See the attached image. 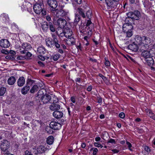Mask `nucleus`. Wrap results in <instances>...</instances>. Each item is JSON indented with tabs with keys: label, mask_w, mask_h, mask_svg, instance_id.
Returning a JSON list of instances; mask_svg holds the SVG:
<instances>
[{
	"label": "nucleus",
	"mask_w": 155,
	"mask_h": 155,
	"mask_svg": "<svg viewBox=\"0 0 155 155\" xmlns=\"http://www.w3.org/2000/svg\"><path fill=\"white\" fill-rule=\"evenodd\" d=\"M77 11L79 15L83 18H85L86 17L85 15L83 9L81 8H78L77 9Z\"/></svg>",
	"instance_id": "nucleus-33"
},
{
	"label": "nucleus",
	"mask_w": 155,
	"mask_h": 155,
	"mask_svg": "<svg viewBox=\"0 0 155 155\" xmlns=\"http://www.w3.org/2000/svg\"><path fill=\"white\" fill-rule=\"evenodd\" d=\"M52 12L54 13L56 15V16L58 17H63L66 16L68 14V12L62 9L58 10L57 9L56 10H52Z\"/></svg>",
	"instance_id": "nucleus-4"
},
{
	"label": "nucleus",
	"mask_w": 155,
	"mask_h": 155,
	"mask_svg": "<svg viewBox=\"0 0 155 155\" xmlns=\"http://www.w3.org/2000/svg\"><path fill=\"white\" fill-rule=\"evenodd\" d=\"M144 149L145 151L147 152L148 154L150 153L151 150L150 148L147 146H145L144 147Z\"/></svg>",
	"instance_id": "nucleus-40"
},
{
	"label": "nucleus",
	"mask_w": 155,
	"mask_h": 155,
	"mask_svg": "<svg viewBox=\"0 0 155 155\" xmlns=\"http://www.w3.org/2000/svg\"><path fill=\"white\" fill-rule=\"evenodd\" d=\"M37 52L40 54L42 55L45 54L46 52L45 48L43 46H40L37 48Z\"/></svg>",
	"instance_id": "nucleus-25"
},
{
	"label": "nucleus",
	"mask_w": 155,
	"mask_h": 155,
	"mask_svg": "<svg viewBox=\"0 0 155 155\" xmlns=\"http://www.w3.org/2000/svg\"><path fill=\"white\" fill-rule=\"evenodd\" d=\"M141 55L145 58L146 59H147L151 57V55L150 51L147 50L143 51L141 53Z\"/></svg>",
	"instance_id": "nucleus-20"
},
{
	"label": "nucleus",
	"mask_w": 155,
	"mask_h": 155,
	"mask_svg": "<svg viewBox=\"0 0 155 155\" xmlns=\"http://www.w3.org/2000/svg\"><path fill=\"white\" fill-rule=\"evenodd\" d=\"M38 57L39 59L42 61H45V58L44 56H43L41 55L40 54L38 56Z\"/></svg>",
	"instance_id": "nucleus-49"
},
{
	"label": "nucleus",
	"mask_w": 155,
	"mask_h": 155,
	"mask_svg": "<svg viewBox=\"0 0 155 155\" xmlns=\"http://www.w3.org/2000/svg\"><path fill=\"white\" fill-rule=\"evenodd\" d=\"M125 114L123 112L120 113L119 114V117L120 118L123 119L125 117Z\"/></svg>",
	"instance_id": "nucleus-46"
},
{
	"label": "nucleus",
	"mask_w": 155,
	"mask_h": 155,
	"mask_svg": "<svg viewBox=\"0 0 155 155\" xmlns=\"http://www.w3.org/2000/svg\"><path fill=\"white\" fill-rule=\"evenodd\" d=\"M108 9L115 8L119 3L114 0H105Z\"/></svg>",
	"instance_id": "nucleus-3"
},
{
	"label": "nucleus",
	"mask_w": 155,
	"mask_h": 155,
	"mask_svg": "<svg viewBox=\"0 0 155 155\" xmlns=\"http://www.w3.org/2000/svg\"><path fill=\"white\" fill-rule=\"evenodd\" d=\"M57 25L59 27L63 28L67 25V21L64 19L59 18L57 20Z\"/></svg>",
	"instance_id": "nucleus-7"
},
{
	"label": "nucleus",
	"mask_w": 155,
	"mask_h": 155,
	"mask_svg": "<svg viewBox=\"0 0 155 155\" xmlns=\"http://www.w3.org/2000/svg\"><path fill=\"white\" fill-rule=\"evenodd\" d=\"M46 45L50 48H52L54 45V42L51 39L48 38L46 40Z\"/></svg>",
	"instance_id": "nucleus-18"
},
{
	"label": "nucleus",
	"mask_w": 155,
	"mask_h": 155,
	"mask_svg": "<svg viewBox=\"0 0 155 155\" xmlns=\"http://www.w3.org/2000/svg\"><path fill=\"white\" fill-rule=\"evenodd\" d=\"M10 143L7 140L4 141L1 145V149L3 151H5L9 147Z\"/></svg>",
	"instance_id": "nucleus-12"
},
{
	"label": "nucleus",
	"mask_w": 155,
	"mask_h": 155,
	"mask_svg": "<svg viewBox=\"0 0 155 155\" xmlns=\"http://www.w3.org/2000/svg\"><path fill=\"white\" fill-rule=\"evenodd\" d=\"M128 48L133 51L136 52L138 50V47L137 44H135L134 42H133L128 45Z\"/></svg>",
	"instance_id": "nucleus-16"
},
{
	"label": "nucleus",
	"mask_w": 155,
	"mask_h": 155,
	"mask_svg": "<svg viewBox=\"0 0 155 155\" xmlns=\"http://www.w3.org/2000/svg\"><path fill=\"white\" fill-rule=\"evenodd\" d=\"M62 31L61 33H60L59 34L57 32V34L59 36V37L60 38H62L64 37H65V33L64 30H62Z\"/></svg>",
	"instance_id": "nucleus-39"
},
{
	"label": "nucleus",
	"mask_w": 155,
	"mask_h": 155,
	"mask_svg": "<svg viewBox=\"0 0 155 155\" xmlns=\"http://www.w3.org/2000/svg\"><path fill=\"white\" fill-rule=\"evenodd\" d=\"M112 151L114 153H118L119 151V150H118L116 149H114L112 150Z\"/></svg>",
	"instance_id": "nucleus-61"
},
{
	"label": "nucleus",
	"mask_w": 155,
	"mask_h": 155,
	"mask_svg": "<svg viewBox=\"0 0 155 155\" xmlns=\"http://www.w3.org/2000/svg\"><path fill=\"white\" fill-rule=\"evenodd\" d=\"M1 52L2 53L5 54H8L9 53V52L8 51L4 49H3L1 50Z\"/></svg>",
	"instance_id": "nucleus-48"
},
{
	"label": "nucleus",
	"mask_w": 155,
	"mask_h": 155,
	"mask_svg": "<svg viewBox=\"0 0 155 155\" xmlns=\"http://www.w3.org/2000/svg\"><path fill=\"white\" fill-rule=\"evenodd\" d=\"M16 81L15 78L14 76H11L8 80V83L10 85H13Z\"/></svg>",
	"instance_id": "nucleus-27"
},
{
	"label": "nucleus",
	"mask_w": 155,
	"mask_h": 155,
	"mask_svg": "<svg viewBox=\"0 0 155 155\" xmlns=\"http://www.w3.org/2000/svg\"><path fill=\"white\" fill-rule=\"evenodd\" d=\"M25 54L26 56H25V57L26 58V59L28 58L31 57L32 55V54L31 53L28 52V51H26V53Z\"/></svg>",
	"instance_id": "nucleus-44"
},
{
	"label": "nucleus",
	"mask_w": 155,
	"mask_h": 155,
	"mask_svg": "<svg viewBox=\"0 0 155 155\" xmlns=\"http://www.w3.org/2000/svg\"><path fill=\"white\" fill-rule=\"evenodd\" d=\"M47 149L46 147H45V146L41 145L38 147L37 150H34L33 153L35 155L37 154V152H38L39 153H42L46 151Z\"/></svg>",
	"instance_id": "nucleus-8"
},
{
	"label": "nucleus",
	"mask_w": 155,
	"mask_h": 155,
	"mask_svg": "<svg viewBox=\"0 0 155 155\" xmlns=\"http://www.w3.org/2000/svg\"><path fill=\"white\" fill-rule=\"evenodd\" d=\"M5 58L7 59H12L13 60L15 58L13 55L11 54H9L6 56L5 57Z\"/></svg>",
	"instance_id": "nucleus-42"
},
{
	"label": "nucleus",
	"mask_w": 155,
	"mask_h": 155,
	"mask_svg": "<svg viewBox=\"0 0 155 155\" xmlns=\"http://www.w3.org/2000/svg\"><path fill=\"white\" fill-rule=\"evenodd\" d=\"M146 63L149 66H151L154 64V61L153 58L151 57L146 59Z\"/></svg>",
	"instance_id": "nucleus-31"
},
{
	"label": "nucleus",
	"mask_w": 155,
	"mask_h": 155,
	"mask_svg": "<svg viewBox=\"0 0 155 155\" xmlns=\"http://www.w3.org/2000/svg\"><path fill=\"white\" fill-rule=\"evenodd\" d=\"M50 96L48 95H45L41 97V101L44 104H46L50 102Z\"/></svg>",
	"instance_id": "nucleus-19"
},
{
	"label": "nucleus",
	"mask_w": 155,
	"mask_h": 155,
	"mask_svg": "<svg viewBox=\"0 0 155 155\" xmlns=\"http://www.w3.org/2000/svg\"><path fill=\"white\" fill-rule=\"evenodd\" d=\"M135 39L138 44L141 45H142L143 37H141L138 35H136L135 38Z\"/></svg>",
	"instance_id": "nucleus-28"
},
{
	"label": "nucleus",
	"mask_w": 155,
	"mask_h": 155,
	"mask_svg": "<svg viewBox=\"0 0 155 155\" xmlns=\"http://www.w3.org/2000/svg\"><path fill=\"white\" fill-rule=\"evenodd\" d=\"M133 27L132 25L130 23H126L123 26V30L124 32H127L128 31L132 30Z\"/></svg>",
	"instance_id": "nucleus-11"
},
{
	"label": "nucleus",
	"mask_w": 155,
	"mask_h": 155,
	"mask_svg": "<svg viewBox=\"0 0 155 155\" xmlns=\"http://www.w3.org/2000/svg\"><path fill=\"white\" fill-rule=\"evenodd\" d=\"M105 64L106 66H109L110 65V62L108 61H106L105 62Z\"/></svg>",
	"instance_id": "nucleus-60"
},
{
	"label": "nucleus",
	"mask_w": 155,
	"mask_h": 155,
	"mask_svg": "<svg viewBox=\"0 0 155 155\" xmlns=\"http://www.w3.org/2000/svg\"><path fill=\"white\" fill-rule=\"evenodd\" d=\"M33 155H36V154L35 155L34 153H33ZM25 155H33L31 153V152H30L28 150H26L25 152Z\"/></svg>",
	"instance_id": "nucleus-53"
},
{
	"label": "nucleus",
	"mask_w": 155,
	"mask_h": 155,
	"mask_svg": "<svg viewBox=\"0 0 155 155\" xmlns=\"http://www.w3.org/2000/svg\"><path fill=\"white\" fill-rule=\"evenodd\" d=\"M98 151V149L97 148H95L93 150V155H96Z\"/></svg>",
	"instance_id": "nucleus-58"
},
{
	"label": "nucleus",
	"mask_w": 155,
	"mask_h": 155,
	"mask_svg": "<svg viewBox=\"0 0 155 155\" xmlns=\"http://www.w3.org/2000/svg\"><path fill=\"white\" fill-rule=\"evenodd\" d=\"M46 131L49 134H52L53 133V129L49 127H46L45 129Z\"/></svg>",
	"instance_id": "nucleus-36"
},
{
	"label": "nucleus",
	"mask_w": 155,
	"mask_h": 155,
	"mask_svg": "<svg viewBox=\"0 0 155 155\" xmlns=\"http://www.w3.org/2000/svg\"><path fill=\"white\" fill-rule=\"evenodd\" d=\"M25 83V79L23 77H21L18 79L17 84L19 87H21L23 86Z\"/></svg>",
	"instance_id": "nucleus-21"
},
{
	"label": "nucleus",
	"mask_w": 155,
	"mask_h": 155,
	"mask_svg": "<svg viewBox=\"0 0 155 155\" xmlns=\"http://www.w3.org/2000/svg\"><path fill=\"white\" fill-rule=\"evenodd\" d=\"M41 28L44 31H47L49 28L48 23L46 21L42 22L41 24Z\"/></svg>",
	"instance_id": "nucleus-24"
},
{
	"label": "nucleus",
	"mask_w": 155,
	"mask_h": 155,
	"mask_svg": "<svg viewBox=\"0 0 155 155\" xmlns=\"http://www.w3.org/2000/svg\"><path fill=\"white\" fill-rule=\"evenodd\" d=\"M59 58V57L58 55H54L53 57V59L54 61H57Z\"/></svg>",
	"instance_id": "nucleus-54"
},
{
	"label": "nucleus",
	"mask_w": 155,
	"mask_h": 155,
	"mask_svg": "<svg viewBox=\"0 0 155 155\" xmlns=\"http://www.w3.org/2000/svg\"><path fill=\"white\" fill-rule=\"evenodd\" d=\"M42 14L43 15H45L46 14V12L45 9L42 8V9L41 10Z\"/></svg>",
	"instance_id": "nucleus-56"
},
{
	"label": "nucleus",
	"mask_w": 155,
	"mask_h": 155,
	"mask_svg": "<svg viewBox=\"0 0 155 155\" xmlns=\"http://www.w3.org/2000/svg\"><path fill=\"white\" fill-rule=\"evenodd\" d=\"M51 36L52 37V40H53L54 42V45L57 48H59L60 47V43L58 41L57 39V36L54 34H51Z\"/></svg>",
	"instance_id": "nucleus-13"
},
{
	"label": "nucleus",
	"mask_w": 155,
	"mask_h": 155,
	"mask_svg": "<svg viewBox=\"0 0 155 155\" xmlns=\"http://www.w3.org/2000/svg\"><path fill=\"white\" fill-rule=\"evenodd\" d=\"M38 86L37 85H35L33 86L30 90V92L31 93H34L37 91L39 90V87H40V85L38 83Z\"/></svg>",
	"instance_id": "nucleus-26"
},
{
	"label": "nucleus",
	"mask_w": 155,
	"mask_h": 155,
	"mask_svg": "<svg viewBox=\"0 0 155 155\" xmlns=\"http://www.w3.org/2000/svg\"><path fill=\"white\" fill-rule=\"evenodd\" d=\"M43 5L41 3L40 4H36L33 6V9L34 12L37 14H40L42 9Z\"/></svg>",
	"instance_id": "nucleus-5"
},
{
	"label": "nucleus",
	"mask_w": 155,
	"mask_h": 155,
	"mask_svg": "<svg viewBox=\"0 0 155 155\" xmlns=\"http://www.w3.org/2000/svg\"><path fill=\"white\" fill-rule=\"evenodd\" d=\"M94 144V146L96 147H101L102 148L103 147L101 143L97 142L95 143Z\"/></svg>",
	"instance_id": "nucleus-47"
},
{
	"label": "nucleus",
	"mask_w": 155,
	"mask_h": 155,
	"mask_svg": "<svg viewBox=\"0 0 155 155\" xmlns=\"http://www.w3.org/2000/svg\"><path fill=\"white\" fill-rule=\"evenodd\" d=\"M20 48V52L21 54L26 53V51H28L32 48L31 45L27 43L23 44Z\"/></svg>",
	"instance_id": "nucleus-2"
},
{
	"label": "nucleus",
	"mask_w": 155,
	"mask_h": 155,
	"mask_svg": "<svg viewBox=\"0 0 155 155\" xmlns=\"http://www.w3.org/2000/svg\"><path fill=\"white\" fill-rule=\"evenodd\" d=\"M49 28L51 31L54 32L55 31V28L52 22H48Z\"/></svg>",
	"instance_id": "nucleus-32"
},
{
	"label": "nucleus",
	"mask_w": 155,
	"mask_h": 155,
	"mask_svg": "<svg viewBox=\"0 0 155 155\" xmlns=\"http://www.w3.org/2000/svg\"><path fill=\"white\" fill-rule=\"evenodd\" d=\"M30 89V87L27 85L21 89V92L22 94H27Z\"/></svg>",
	"instance_id": "nucleus-30"
},
{
	"label": "nucleus",
	"mask_w": 155,
	"mask_h": 155,
	"mask_svg": "<svg viewBox=\"0 0 155 155\" xmlns=\"http://www.w3.org/2000/svg\"><path fill=\"white\" fill-rule=\"evenodd\" d=\"M86 15L88 18L90 19L91 16V12L90 11H87L86 13Z\"/></svg>",
	"instance_id": "nucleus-43"
},
{
	"label": "nucleus",
	"mask_w": 155,
	"mask_h": 155,
	"mask_svg": "<svg viewBox=\"0 0 155 155\" xmlns=\"http://www.w3.org/2000/svg\"><path fill=\"white\" fill-rule=\"evenodd\" d=\"M54 142V137L52 136H49L47 140V143L49 144H52Z\"/></svg>",
	"instance_id": "nucleus-35"
},
{
	"label": "nucleus",
	"mask_w": 155,
	"mask_h": 155,
	"mask_svg": "<svg viewBox=\"0 0 155 155\" xmlns=\"http://www.w3.org/2000/svg\"><path fill=\"white\" fill-rule=\"evenodd\" d=\"M47 3L49 6L52 9L51 10H56V8L58 5V4L56 0H47Z\"/></svg>",
	"instance_id": "nucleus-6"
},
{
	"label": "nucleus",
	"mask_w": 155,
	"mask_h": 155,
	"mask_svg": "<svg viewBox=\"0 0 155 155\" xmlns=\"http://www.w3.org/2000/svg\"><path fill=\"white\" fill-rule=\"evenodd\" d=\"M50 103H57L58 101V99L54 96H50Z\"/></svg>",
	"instance_id": "nucleus-29"
},
{
	"label": "nucleus",
	"mask_w": 155,
	"mask_h": 155,
	"mask_svg": "<svg viewBox=\"0 0 155 155\" xmlns=\"http://www.w3.org/2000/svg\"><path fill=\"white\" fill-rule=\"evenodd\" d=\"M61 106L57 103L52 104L49 107V108L52 111H54L56 110H58L60 109Z\"/></svg>",
	"instance_id": "nucleus-15"
},
{
	"label": "nucleus",
	"mask_w": 155,
	"mask_h": 155,
	"mask_svg": "<svg viewBox=\"0 0 155 155\" xmlns=\"http://www.w3.org/2000/svg\"><path fill=\"white\" fill-rule=\"evenodd\" d=\"M53 116L55 118L58 119L62 117L63 115L62 112L58 110H56L53 113Z\"/></svg>",
	"instance_id": "nucleus-17"
},
{
	"label": "nucleus",
	"mask_w": 155,
	"mask_h": 155,
	"mask_svg": "<svg viewBox=\"0 0 155 155\" xmlns=\"http://www.w3.org/2000/svg\"><path fill=\"white\" fill-rule=\"evenodd\" d=\"M64 30L65 34V37L68 38L72 36L73 32L71 30L68 28Z\"/></svg>",
	"instance_id": "nucleus-23"
},
{
	"label": "nucleus",
	"mask_w": 155,
	"mask_h": 155,
	"mask_svg": "<svg viewBox=\"0 0 155 155\" xmlns=\"http://www.w3.org/2000/svg\"><path fill=\"white\" fill-rule=\"evenodd\" d=\"M46 19L49 22H52L51 17L49 15H47L46 17Z\"/></svg>",
	"instance_id": "nucleus-57"
},
{
	"label": "nucleus",
	"mask_w": 155,
	"mask_h": 155,
	"mask_svg": "<svg viewBox=\"0 0 155 155\" xmlns=\"http://www.w3.org/2000/svg\"><path fill=\"white\" fill-rule=\"evenodd\" d=\"M6 89L5 88L2 87L0 88V96L3 95L5 92Z\"/></svg>",
	"instance_id": "nucleus-38"
},
{
	"label": "nucleus",
	"mask_w": 155,
	"mask_h": 155,
	"mask_svg": "<svg viewBox=\"0 0 155 155\" xmlns=\"http://www.w3.org/2000/svg\"><path fill=\"white\" fill-rule=\"evenodd\" d=\"M92 89V86H89L87 88V90L88 91H91Z\"/></svg>",
	"instance_id": "nucleus-64"
},
{
	"label": "nucleus",
	"mask_w": 155,
	"mask_h": 155,
	"mask_svg": "<svg viewBox=\"0 0 155 155\" xmlns=\"http://www.w3.org/2000/svg\"><path fill=\"white\" fill-rule=\"evenodd\" d=\"M35 82V81L32 80L31 78H28L26 82L27 84L31 85Z\"/></svg>",
	"instance_id": "nucleus-37"
},
{
	"label": "nucleus",
	"mask_w": 155,
	"mask_h": 155,
	"mask_svg": "<svg viewBox=\"0 0 155 155\" xmlns=\"http://www.w3.org/2000/svg\"><path fill=\"white\" fill-rule=\"evenodd\" d=\"M126 33V36L128 37H130L133 35L132 30L125 32Z\"/></svg>",
	"instance_id": "nucleus-41"
},
{
	"label": "nucleus",
	"mask_w": 155,
	"mask_h": 155,
	"mask_svg": "<svg viewBox=\"0 0 155 155\" xmlns=\"http://www.w3.org/2000/svg\"><path fill=\"white\" fill-rule=\"evenodd\" d=\"M146 112H147V115L148 116H149V115H150L152 112L151 110L148 109H146Z\"/></svg>",
	"instance_id": "nucleus-52"
},
{
	"label": "nucleus",
	"mask_w": 155,
	"mask_h": 155,
	"mask_svg": "<svg viewBox=\"0 0 155 155\" xmlns=\"http://www.w3.org/2000/svg\"><path fill=\"white\" fill-rule=\"evenodd\" d=\"M38 63L41 67H43L45 65L44 63L41 61H38Z\"/></svg>",
	"instance_id": "nucleus-63"
},
{
	"label": "nucleus",
	"mask_w": 155,
	"mask_h": 155,
	"mask_svg": "<svg viewBox=\"0 0 155 155\" xmlns=\"http://www.w3.org/2000/svg\"><path fill=\"white\" fill-rule=\"evenodd\" d=\"M126 144L128 145L129 150L130 151L132 150V149L131 148L132 147L131 144L128 141L126 142Z\"/></svg>",
	"instance_id": "nucleus-45"
},
{
	"label": "nucleus",
	"mask_w": 155,
	"mask_h": 155,
	"mask_svg": "<svg viewBox=\"0 0 155 155\" xmlns=\"http://www.w3.org/2000/svg\"><path fill=\"white\" fill-rule=\"evenodd\" d=\"M0 45L2 48H6L9 47L10 44L8 40L3 39L0 40Z\"/></svg>",
	"instance_id": "nucleus-10"
},
{
	"label": "nucleus",
	"mask_w": 155,
	"mask_h": 155,
	"mask_svg": "<svg viewBox=\"0 0 155 155\" xmlns=\"http://www.w3.org/2000/svg\"><path fill=\"white\" fill-rule=\"evenodd\" d=\"M91 24H92V22L90 20H88L86 24L87 26L88 27Z\"/></svg>",
	"instance_id": "nucleus-59"
},
{
	"label": "nucleus",
	"mask_w": 155,
	"mask_h": 155,
	"mask_svg": "<svg viewBox=\"0 0 155 155\" xmlns=\"http://www.w3.org/2000/svg\"><path fill=\"white\" fill-rule=\"evenodd\" d=\"M16 59L18 60H24V59H25L26 58L25 56H18Z\"/></svg>",
	"instance_id": "nucleus-50"
},
{
	"label": "nucleus",
	"mask_w": 155,
	"mask_h": 155,
	"mask_svg": "<svg viewBox=\"0 0 155 155\" xmlns=\"http://www.w3.org/2000/svg\"><path fill=\"white\" fill-rule=\"evenodd\" d=\"M66 42V43L69 45H73L75 44V40L73 36L68 38Z\"/></svg>",
	"instance_id": "nucleus-14"
},
{
	"label": "nucleus",
	"mask_w": 155,
	"mask_h": 155,
	"mask_svg": "<svg viewBox=\"0 0 155 155\" xmlns=\"http://www.w3.org/2000/svg\"><path fill=\"white\" fill-rule=\"evenodd\" d=\"M104 81H105L107 80V78L104 76L102 75L101 74H99L98 75Z\"/></svg>",
	"instance_id": "nucleus-51"
},
{
	"label": "nucleus",
	"mask_w": 155,
	"mask_h": 155,
	"mask_svg": "<svg viewBox=\"0 0 155 155\" xmlns=\"http://www.w3.org/2000/svg\"><path fill=\"white\" fill-rule=\"evenodd\" d=\"M80 17L79 15L76 14L75 15V18L74 22V25L75 26H76L80 21Z\"/></svg>",
	"instance_id": "nucleus-34"
},
{
	"label": "nucleus",
	"mask_w": 155,
	"mask_h": 155,
	"mask_svg": "<svg viewBox=\"0 0 155 155\" xmlns=\"http://www.w3.org/2000/svg\"><path fill=\"white\" fill-rule=\"evenodd\" d=\"M127 17L132 19L138 20L140 16V14L139 11L135 10L134 12H129L127 14Z\"/></svg>",
	"instance_id": "nucleus-1"
},
{
	"label": "nucleus",
	"mask_w": 155,
	"mask_h": 155,
	"mask_svg": "<svg viewBox=\"0 0 155 155\" xmlns=\"http://www.w3.org/2000/svg\"><path fill=\"white\" fill-rule=\"evenodd\" d=\"M150 43V39L147 37L144 36L143 37L142 46L147 45Z\"/></svg>",
	"instance_id": "nucleus-22"
},
{
	"label": "nucleus",
	"mask_w": 155,
	"mask_h": 155,
	"mask_svg": "<svg viewBox=\"0 0 155 155\" xmlns=\"http://www.w3.org/2000/svg\"><path fill=\"white\" fill-rule=\"evenodd\" d=\"M90 37L88 36H86L84 37V39L87 41V42H88V40L90 38Z\"/></svg>",
	"instance_id": "nucleus-62"
},
{
	"label": "nucleus",
	"mask_w": 155,
	"mask_h": 155,
	"mask_svg": "<svg viewBox=\"0 0 155 155\" xmlns=\"http://www.w3.org/2000/svg\"><path fill=\"white\" fill-rule=\"evenodd\" d=\"M108 142L109 143H114V144L116 143L115 140L113 139H110L109 140H108Z\"/></svg>",
	"instance_id": "nucleus-55"
},
{
	"label": "nucleus",
	"mask_w": 155,
	"mask_h": 155,
	"mask_svg": "<svg viewBox=\"0 0 155 155\" xmlns=\"http://www.w3.org/2000/svg\"><path fill=\"white\" fill-rule=\"evenodd\" d=\"M49 126L51 128L54 130L59 129L61 126L60 124L54 121L51 122L49 124Z\"/></svg>",
	"instance_id": "nucleus-9"
}]
</instances>
